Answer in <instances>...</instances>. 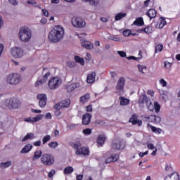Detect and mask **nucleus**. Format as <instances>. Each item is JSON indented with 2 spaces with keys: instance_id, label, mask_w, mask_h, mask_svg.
<instances>
[{
  "instance_id": "nucleus-1",
  "label": "nucleus",
  "mask_w": 180,
  "mask_h": 180,
  "mask_svg": "<svg viewBox=\"0 0 180 180\" xmlns=\"http://www.w3.org/2000/svg\"><path fill=\"white\" fill-rule=\"evenodd\" d=\"M64 37V28L60 25L55 26L49 34V41L58 43Z\"/></svg>"
},
{
  "instance_id": "nucleus-2",
  "label": "nucleus",
  "mask_w": 180,
  "mask_h": 180,
  "mask_svg": "<svg viewBox=\"0 0 180 180\" xmlns=\"http://www.w3.org/2000/svg\"><path fill=\"white\" fill-rule=\"evenodd\" d=\"M71 146L75 150L76 155H88L89 154V149L82 146L80 142L72 143Z\"/></svg>"
},
{
  "instance_id": "nucleus-3",
  "label": "nucleus",
  "mask_w": 180,
  "mask_h": 180,
  "mask_svg": "<svg viewBox=\"0 0 180 180\" xmlns=\"http://www.w3.org/2000/svg\"><path fill=\"white\" fill-rule=\"evenodd\" d=\"M18 37L21 41L26 43L32 39V31L29 28L22 27L19 31Z\"/></svg>"
},
{
  "instance_id": "nucleus-4",
  "label": "nucleus",
  "mask_w": 180,
  "mask_h": 180,
  "mask_svg": "<svg viewBox=\"0 0 180 180\" xmlns=\"http://www.w3.org/2000/svg\"><path fill=\"white\" fill-rule=\"evenodd\" d=\"M41 162L44 165H53V164L55 162L54 156L51 154L45 153L41 158Z\"/></svg>"
},
{
  "instance_id": "nucleus-5",
  "label": "nucleus",
  "mask_w": 180,
  "mask_h": 180,
  "mask_svg": "<svg viewBox=\"0 0 180 180\" xmlns=\"http://www.w3.org/2000/svg\"><path fill=\"white\" fill-rule=\"evenodd\" d=\"M4 103L8 109H18L20 106V101L17 98L6 99Z\"/></svg>"
},
{
  "instance_id": "nucleus-6",
  "label": "nucleus",
  "mask_w": 180,
  "mask_h": 180,
  "mask_svg": "<svg viewBox=\"0 0 180 180\" xmlns=\"http://www.w3.org/2000/svg\"><path fill=\"white\" fill-rule=\"evenodd\" d=\"M6 82L10 85H18L20 82V75L17 73L11 74L7 77Z\"/></svg>"
},
{
  "instance_id": "nucleus-7",
  "label": "nucleus",
  "mask_w": 180,
  "mask_h": 180,
  "mask_svg": "<svg viewBox=\"0 0 180 180\" xmlns=\"http://www.w3.org/2000/svg\"><path fill=\"white\" fill-rule=\"evenodd\" d=\"M111 148L117 151L123 150L124 148V143H123V141L120 138H115L112 140Z\"/></svg>"
},
{
  "instance_id": "nucleus-8",
  "label": "nucleus",
  "mask_w": 180,
  "mask_h": 180,
  "mask_svg": "<svg viewBox=\"0 0 180 180\" xmlns=\"http://www.w3.org/2000/svg\"><path fill=\"white\" fill-rule=\"evenodd\" d=\"M124 84H126V79L124 77H120L117 81L115 89L120 95L124 94Z\"/></svg>"
},
{
  "instance_id": "nucleus-9",
  "label": "nucleus",
  "mask_w": 180,
  "mask_h": 180,
  "mask_svg": "<svg viewBox=\"0 0 180 180\" xmlns=\"http://www.w3.org/2000/svg\"><path fill=\"white\" fill-rule=\"evenodd\" d=\"M60 85H61V80L60 77H51L48 84L50 89H57Z\"/></svg>"
},
{
  "instance_id": "nucleus-10",
  "label": "nucleus",
  "mask_w": 180,
  "mask_h": 180,
  "mask_svg": "<svg viewBox=\"0 0 180 180\" xmlns=\"http://www.w3.org/2000/svg\"><path fill=\"white\" fill-rule=\"evenodd\" d=\"M146 107L150 112H153L155 109V112L156 113H158L160 112V110L161 109V105H160V103L158 102L155 101L154 104L151 102V99L149 100V103H146Z\"/></svg>"
},
{
  "instance_id": "nucleus-11",
  "label": "nucleus",
  "mask_w": 180,
  "mask_h": 180,
  "mask_svg": "<svg viewBox=\"0 0 180 180\" xmlns=\"http://www.w3.org/2000/svg\"><path fill=\"white\" fill-rule=\"evenodd\" d=\"M11 53L15 58H22L23 57V50L19 47L11 48Z\"/></svg>"
},
{
  "instance_id": "nucleus-12",
  "label": "nucleus",
  "mask_w": 180,
  "mask_h": 180,
  "mask_svg": "<svg viewBox=\"0 0 180 180\" xmlns=\"http://www.w3.org/2000/svg\"><path fill=\"white\" fill-rule=\"evenodd\" d=\"M72 25L75 27H85V21L82 20L81 18H76L72 21Z\"/></svg>"
},
{
  "instance_id": "nucleus-13",
  "label": "nucleus",
  "mask_w": 180,
  "mask_h": 180,
  "mask_svg": "<svg viewBox=\"0 0 180 180\" xmlns=\"http://www.w3.org/2000/svg\"><path fill=\"white\" fill-rule=\"evenodd\" d=\"M144 103L147 105V103H150V98L147 97L146 95L143 94L139 96V99L138 101V104L140 108H144Z\"/></svg>"
},
{
  "instance_id": "nucleus-14",
  "label": "nucleus",
  "mask_w": 180,
  "mask_h": 180,
  "mask_svg": "<svg viewBox=\"0 0 180 180\" xmlns=\"http://www.w3.org/2000/svg\"><path fill=\"white\" fill-rule=\"evenodd\" d=\"M37 98L39 101V105L40 108H44L47 103V96L46 94H38Z\"/></svg>"
},
{
  "instance_id": "nucleus-15",
  "label": "nucleus",
  "mask_w": 180,
  "mask_h": 180,
  "mask_svg": "<svg viewBox=\"0 0 180 180\" xmlns=\"http://www.w3.org/2000/svg\"><path fill=\"white\" fill-rule=\"evenodd\" d=\"M49 77H50V72L45 73L42 79L37 80L35 83V86H40V85H43V84L46 83V81L49 79Z\"/></svg>"
},
{
  "instance_id": "nucleus-16",
  "label": "nucleus",
  "mask_w": 180,
  "mask_h": 180,
  "mask_svg": "<svg viewBox=\"0 0 180 180\" xmlns=\"http://www.w3.org/2000/svg\"><path fill=\"white\" fill-rule=\"evenodd\" d=\"M145 119L148 120V122H152L153 123H160V122H161V117L157 115L146 116Z\"/></svg>"
},
{
  "instance_id": "nucleus-17",
  "label": "nucleus",
  "mask_w": 180,
  "mask_h": 180,
  "mask_svg": "<svg viewBox=\"0 0 180 180\" xmlns=\"http://www.w3.org/2000/svg\"><path fill=\"white\" fill-rule=\"evenodd\" d=\"M91 119H92V115L89 113H86L83 115L82 124L85 126H88L91 123Z\"/></svg>"
},
{
  "instance_id": "nucleus-18",
  "label": "nucleus",
  "mask_w": 180,
  "mask_h": 180,
  "mask_svg": "<svg viewBox=\"0 0 180 180\" xmlns=\"http://www.w3.org/2000/svg\"><path fill=\"white\" fill-rule=\"evenodd\" d=\"M81 44L82 47H84V49L87 50H92V49H94V44L89 41L82 40Z\"/></svg>"
},
{
  "instance_id": "nucleus-19",
  "label": "nucleus",
  "mask_w": 180,
  "mask_h": 180,
  "mask_svg": "<svg viewBox=\"0 0 180 180\" xmlns=\"http://www.w3.org/2000/svg\"><path fill=\"white\" fill-rule=\"evenodd\" d=\"M119 160V155L116 154L105 160V164H110V162H116Z\"/></svg>"
},
{
  "instance_id": "nucleus-20",
  "label": "nucleus",
  "mask_w": 180,
  "mask_h": 180,
  "mask_svg": "<svg viewBox=\"0 0 180 180\" xmlns=\"http://www.w3.org/2000/svg\"><path fill=\"white\" fill-rule=\"evenodd\" d=\"M129 122L130 123H132V124H138V126H141V124H143V121L137 120L135 115L131 116V117L129 119Z\"/></svg>"
},
{
  "instance_id": "nucleus-21",
  "label": "nucleus",
  "mask_w": 180,
  "mask_h": 180,
  "mask_svg": "<svg viewBox=\"0 0 180 180\" xmlns=\"http://www.w3.org/2000/svg\"><path fill=\"white\" fill-rule=\"evenodd\" d=\"M33 148V145L28 143L20 151L21 154H26L30 153V150Z\"/></svg>"
},
{
  "instance_id": "nucleus-22",
  "label": "nucleus",
  "mask_w": 180,
  "mask_h": 180,
  "mask_svg": "<svg viewBox=\"0 0 180 180\" xmlns=\"http://www.w3.org/2000/svg\"><path fill=\"white\" fill-rule=\"evenodd\" d=\"M146 15L147 16H148V18H150V19H154V18H155L157 16V11H155V9H149L147 12H146Z\"/></svg>"
},
{
  "instance_id": "nucleus-23",
  "label": "nucleus",
  "mask_w": 180,
  "mask_h": 180,
  "mask_svg": "<svg viewBox=\"0 0 180 180\" xmlns=\"http://www.w3.org/2000/svg\"><path fill=\"white\" fill-rule=\"evenodd\" d=\"M95 77H96V72L89 74L86 79L88 84H94V82H95Z\"/></svg>"
},
{
  "instance_id": "nucleus-24",
  "label": "nucleus",
  "mask_w": 180,
  "mask_h": 180,
  "mask_svg": "<svg viewBox=\"0 0 180 180\" xmlns=\"http://www.w3.org/2000/svg\"><path fill=\"white\" fill-rule=\"evenodd\" d=\"M78 86H79L78 83H73L68 85L66 86V89L68 92H72V91H74V89H76V88H78Z\"/></svg>"
},
{
  "instance_id": "nucleus-25",
  "label": "nucleus",
  "mask_w": 180,
  "mask_h": 180,
  "mask_svg": "<svg viewBox=\"0 0 180 180\" xmlns=\"http://www.w3.org/2000/svg\"><path fill=\"white\" fill-rule=\"evenodd\" d=\"M90 98L91 95H89V94H86L80 97L79 102H81L82 103H86V102H88Z\"/></svg>"
},
{
  "instance_id": "nucleus-26",
  "label": "nucleus",
  "mask_w": 180,
  "mask_h": 180,
  "mask_svg": "<svg viewBox=\"0 0 180 180\" xmlns=\"http://www.w3.org/2000/svg\"><path fill=\"white\" fill-rule=\"evenodd\" d=\"M27 3L28 4V5L33 6V8H38L39 9H41V6H40V4H39L34 0H29L27 1Z\"/></svg>"
},
{
  "instance_id": "nucleus-27",
  "label": "nucleus",
  "mask_w": 180,
  "mask_h": 180,
  "mask_svg": "<svg viewBox=\"0 0 180 180\" xmlns=\"http://www.w3.org/2000/svg\"><path fill=\"white\" fill-rule=\"evenodd\" d=\"M120 105L122 106H126L130 103V100L124 97H120Z\"/></svg>"
},
{
  "instance_id": "nucleus-28",
  "label": "nucleus",
  "mask_w": 180,
  "mask_h": 180,
  "mask_svg": "<svg viewBox=\"0 0 180 180\" xmlns=\"http://www.w3.org/2000/svg\"><path fill=\"white\" fill-rule=\"evenodd\" d=\"M105 139V135H99L97 139L98 144H99V146H103Z\"/></svg>"
},
{
  "instance_id": "nucleus-29",
  "label": "nucleus",
  "mask_w": 180,
  "mask_h": 180,
  "mask_svg": "<svg viewBox=\"0 0 180 180\" xmlns=\"http://www.w3.org/2000/svg\"><path fill=\"white\" fill-rule=\"evenodd\" d=\"M60 102L62 108H68L70 105H71V101L68 98H66Z\"/></svg>"
},
{
  "instance_id": "nucleus-30",
  "label": "nucleus",
  "mask_w": 180,
  "mask_h": 180,
  "mask_svg": "<svg viewBox=\"0 0 180 180\" xmlns=\"http://www.w3.org/2000/svg\"><path fill=\"white\" fill-rule=\"evenodd\" d=\"M148 127H150V129L153 133H157L158 134H161V131H162V129H161L160 128H157L155 127L150 125V124H148Z\"/></svg>"
},
{
  "instance_id": "nucleus-31",
  "label": "nucleus",
  "mask_w": 180,
  "mask_h": 180,
  "mask_svg": "<svg viewBox=\"0 0 180 180\" xmlns=\"http://www.w3.org/2000/svg\"><path fill=\"white\" fill-rule=\"evenodd\" d=\"M133 25H135V26H143L144 25V20H143V18H137L134 22Z\"/></svg>"
},
{
  "instance_id": "nucleus-32",
  "label": "nucleus",
  "mask_w": 180,
  "mask_h": 180,
  "mask_svg": "<svg viewBox=\"0 0 180 180\" xmlns=\"http://www.w3.org/2000/svg\"><path fill=\"white\" fill-rule=\"evenodd\" d=\"M72 172H74V168L71 166L65 167L63 171V174H65V175L72 174Z\"/></svg>"
},
{
  "instance_id": "nucleus-33",
  "label": "nucleus",
  "mask_w": 180,
  "mask_h": 180,
  "mask_svg": "<svg viewBox=\"0 0 180 180\" xmlns=\"http://www.w3.org/2000/svg\"><path fill=\"white\" fill-rule=\"evenodd\" d=\"M34 134L33 133L27 134L24 138L22 139V141H26V140H33L35 139Z\"/></svg>"
},
{
  "instance_id": "nucleus-34",
  "label": "nucleus",
  "mask_w": 180,
  "mask_h": 180,
  "mask_svg": "<svg viewBox=\"0 0 180 180\" xmlns=\"http://www.w3.org/2000/svg\"><path fill=\"white\" fill-rule=\"evenodd\" d=\"M12 165V162L11 161H8V162H4L0 163V167L1 168H9Z\"/></svg>"
},
{
  "instance_id": "nucleus-35",
  "label": "nucleus",
  "mask_w": 180,
  "mask_h": 180,
  "mask_svg": "<svg viewBox=\"0 0 180 180\" xmlns=\"http://www.w3.org/2000/svg\"><path fill=\"white\" fill-rule=\"evenodd\" d=\"M165 180H179V174L177 173H174L172 177H166Z\"/></svg>"
},
{
  "instance_id": "nucleus-36",
  "label": "nucleus",
  "mask_w": 180,
  "mask_h": 180,
  "mask_svg": "<svg viewBox=\"0 0 180 180\" xmlns=\"http://www.w3.org/2000/svg\"><path fill=\"white\" fill-rule=\"evenodd\" d=\"M41 154H43L41 150H37L34 154L33 161H34V160H39L40 157H41Z\"/></svg>"
},
{
  "instance_id": "nucleus-37",
  "label": "nucleus",
  "mask_w": 180,
  "mask_h": 180,
  "mask_svg": "<svg viewBox=\"0 0 180 180\" xmlns=\"http://www.w3.org/2000/svg\"><path fill=\"white\" fill-rule=\"evenodd\" d=\"M126 15H127L126 13H119L115 15V20H120L121 19H123V18H124Z\"/></svg>"
},
{
  "instance_id": "nucleus-38",
  "label": "nucleus",
  "mask_w": 180,
  "mask_h": 180,
  "mask_svg": "<svg viewBox=\"0 0 180 180\" xmlns=\"http://www.w3.org/2000/svg\"><path fill=\"white\" fill-rule=\"evenodd\" d=\"M165 25H167V21H165V18L161 17L160 23L159 25L160 29H162V27H164Z\"/></svg>"
},
{
  "instance_id": "nucleus-39",
  "label": "nucleus",
  "mask_w": 180,
  "mask_h": 180,
  "mask_svg": "<svg viewBox=\"0 0 180 180\" xmlns=\"http://www.w3.org/2000/svg\"><path fill=\"white\" fill-rule=\"evenodd\" d=\"M87 2H89L91 6H96L99 5L100 0H88Z\"/></svg>"
},
{
  "instance_id": "nucleus-40",
  "label": "nucleus",
  "mask_w": 180,
  "mask_h": 180,
  "mask_svg": "<svg viewBox=\"0 0 180 180\" xmlns=\"http://www.w3.org/2000/svg\"><path fill=\"white\" fill-rule=\"evenodd\" d=\"M75 61H77V63H79V64H81V65H84V60L81 57L76 56H75Z\"/></svg>"
},
{
  "instance_id": "nucleus-41",
  "label": "nucleus",
  "mask_w": 180,
  "mask_h": 180,
  "mask_svg": "<svg viewBox=\"0 0 180 180\" xmlns=\"http://www.w3.org/2000/svg\"><path fill=\"white\" fill-rule=\"evenodd\" d=\"M164 49V46L162 44H158L155 48V53L157 54L158 51H161Z\"/></svg>"
},
{
  "instance_id": "nucleus-42",
  "label": "nucleus",
  "mask_w": 180,
  "mask_h": 180,
  "mask_svg": "<svg viewBox=\"0 0 180 180\" xmlns=\"http://www.w3.org/2000/svg\"><path fill=\"white\" fill-rule=\"evenodd\" d=\"M51 140V136L50 135H46L44 136L42 139L43 144H46L48 141H50Z\"/></svg>"
},
{
  "instance_id": "nucleus-43",
  "label": "nucleus",
  "mask_w": 180,
  "mask_h": 180,
  "mask_svg": "<svg viewBox=\"0 0 180 180\" xmlns=\"http://www.w3.org/2000/svg\"><path fill=\"white\" fill-rule=\"evenodd\" d=\"M49 146L50 147V148H57V147H58V143L56 141L51 142L49 143Z\"/></svg>"
},
{
  "instance_id": "nucleus-44",
  "label": "nucleus",
  "mask_w": 180,
  "mask_h": 180,
  "mask_svg": "<svg viewBox=\"0 0 180 180\" xmlns=\"http://www.w3.org/2000/svg\"><path fill=\"white\" fill-rule=\"evenodd\" d=\"M139 32H144V33L150 34V33H151V29L150 28V27H146L144 29L140 30Z\"/></svg>"
},
{
  "instance_id": "nucleus-45",
  "label": "nucleus",
  "mask_w": 180,
  "mask_h": 180,
  "mask_svg": "<svg viewBox=\"0 0 180 180\" xmlns=\"http://www.w3.org/2000/svg\"><path fill=\"white\" fill-rule=\"evenodd\" d=\"M24 120H25V122H27V123H36L34 117H30L28 118H25Z\"/></svg>"
},
{
  "instance_id": "nucleus-46",
  "label": "nucleus",
  "mask_w": 180,
  "mask_h": 180,
  "mask_svg": "<svg viewBox=\"0 0 180 180\" xmlns=\"http://www.w3.org/2000/svg\"><path fill=\"white\" fill-rule=\"evenodd\" d=\"M138 68H139L140 72H142V74H145L144 70H146L147 66L138 65Z\"/></svg>"
},
{
  "instance_id": "nucleus-47",
  "label": "nucleus",
  "mask_w": 180,
  "mask_h": 180,
  "mask_svg": "<svg viewBox=\"0 0 180 180\" xmlns=\"http://www.w3.org/2000/svg\"><path fill=\"white\" fill-rule=\"evenodd\" d=\"M172 63L168 62V61H165V65H164V67H165V68H166L167 70H169V68L170 67H172Z\"/></svg>"
},
{
  "instance_id": "nucleus-48",
  "label": "nucleus",
  "mask_w": 180,
  "mask_h": 180,
  "mask_svg": "<svg viewBox=\"0 0 180 180\" xmlns=\"http://www.w3.org/2000/svg\"><path fill=\"white\" fill-rule=\"evenodd\" d=\"M96 124H99L100 126H105L106 124V122L102 120H97L96 121Z\"/></svg>"
},
{
  "instance_id": "nucleus-49",
  "label": "nucleus",
  "mask_w": 180,
  "mask_h": 180,
  "mask_svg": "<svg viewBox=\"0 0 180 180\" xmlns=\"http://www.w3.org/2000/svg\"><path fill=\"white\" fill-rule=\"evenodd\" d=\"M54 175H56V170L54 169H51L48 174L49 178H53Z\"/></svg>"
},
{
  "instance_id": "nucleus-50",
  "label": "nucleus",
  "mask_w": 180,
  "mask_h": 180,
  "mask_svg": "<svg viewBox=\"0 0 180 180\" xmlns=\"http://www.w3.org/2000/svg\"><path fill=\"white\" fill-rule=\"evenodd\" d=\"M131 33V31L130 30H126L123 32V34L124 36H125V37H129Z\"/></svg>"
},
{
  "instance_id": "nucleus-51",
  "label": "nucleus",
  "mask_w": 180,
  "mask_h": 180,
  "mask_svg": "<svg viewBox=\"0 0 180 180\" xmlns=\"http://www.w3.org/2000/svg\"><path fill=\"white\" fill-rule=\"evenodd\" d=\"M62 108L63 107L61 105V101L54 105V109H56V110H60V109H62Z\"/></svg>"
},
{
  "instance_id": "nucleus-52",
  "label": "nucleus",
  "mask_w": 180,
  "mask_h": 180,
  "mask_svg": "<svg viewBox=\"0 0 180 180\" xmlns=\"http://www.w3.org/2000/svg\"><path fill=\"white\" fill-rule=\"evenodd\" d=\"M42 118H43V115L41 114H39L34 117L35 122H39V120H41Z\"/></svg>"
},
{
  "instance_id": "nucleus-53",
  "label": "nucleus",
  "mask_w": 180,
  "mask_h": 180,
  "mask_svg": "<svg viewBox=\"0 0 180 180\" xmlns=\"http://www.w3.org/2000/svg\"><path fill=\"white\" fill-rule=\"evenodd\" d=\"M127 58L128 60H135L136 61H140V60H141V58H137V57H134V56H129V57H127Z\"/></svg>"
},
{
  "instance_id": "nucleus-54",
  "label": "nucleus",
  "mask_w": 180,
  "mask_h": 180,
  "mask_svg": "<svg viewBox=\"0 0 180 180\" xmlns=\"http://www.w3.org/2000/svg\"><path fill=\"white\" fill-rule=\"evenodd\" d=\"M83 133L84 134H86V135L91 134V133H92V130H91V129L89 128H87L83 130Z\"/></svg>"
},
{
  "instance_id": "nucleus-55",
  "label": "nucleus",
  "mask_w": 180,
  "mask_h": 180,
  "mask_svg": "<svg viewBox=\"0 0 180 180\" xmlns=\"http://www.w3.org/2000/svg\"><path fill=\"white\" fill-rule=\"evenodd\" d=\"M117 54H119V56H120V57H126V56H127L126 52H124L123 51H118Z\"/></svg>"
},
{
  "instance_id": "nucleus-56",
  "label": "nucleus",
  "mask_w": 180,
  "mask_h": 180,
  "mask_svg": "<svg viewBox=\"0 0 180 180\" xmlns=\"http://www.w3.org/2000/svg\"><path fill=\"white\" fill-rule=\"evenodd\" d=\"M160 84L162 85V86H167V81H165L164 79H161L160 80Z\"/></svg>"
},
{
  "instance_id": "nucleus-57",
  "label": "nucleus",
  "mask_w": 180,
  "mask_h": 180,
  "mask_svg": "<svg viewBox=\"0 0 180 180\" xmlns=\"http://www.w3.org/2000/svg\"><path fill=\"white\" fill-rule=\"evenodd\" d=\"M33 146H34L35 147H40V146H41V141H37L36 142H34Z\"/></svg>"
},
{
  "instance_id": "nucleus-58",
  "label": "nucleus",
  "mask_w": 180,
  "mask_h": 180,
  "mask_svg": "<svg viewBox=\"0 0 180 180\" xmlns=\"http://www.w3.org/2000/svg\"><path fill=\"white\" fill-rule=\"evenodd\" d=\"M67 65L68 67H70V68L75 67V63L74 62H68Z\"/></svg>"
},
{
  "instance_id": "nucleus-59",
  "label": "nucleus",
  "mask_w": 180,
  "mask_h": 180,
  "mask_svg": "<svg viewBox=\"0 0 180 180\" xmlns=\"http://www.w3.org/2000/svg\"><path fill=\"white\" fill-rule=\"evenodd\" d=\"M148 148H149L150 150H154L156 148L154 146V144H153V143H148Z\"/></svg>"
},
{
  "instance_id": "nucleus-60",
  "label": "nucleus",
  "mask_w": 180,
  "mask_h": 180,
  "mask_svg": "<svg viewBox=\"0 0 180 180\" xmlns=\"http://www.w3.org/2000/svg\"><path fill=\"white\" fill-rule=\"evenodd\" d=\"M4 27V18L0 15V29Z\"/></svg>"
},
{
  "instance_id": "nucleus-61",
  "label": "nucleus",
  "mask_w": 180,
  "mask_h": 180,
  "mask_svg": "<svg viewBox=\"0 0 180 180\" xmlns=\"http://www.w3.org/2000/svg\"><path fill=\"white\" fill-rule=\"evenodd\" d=\"M42 13L44 16L49 17V11H47L46 9H42Z\"/></svg>"
},
{
  "instance_id": "nucleus-62",
  "label": "nucleus",
  "mask_w": 180,
  "mask_h": 180,
  "mask_svg": "<svg viewBox=\"0 0 180 180\" xmlns=\"http://www.w3.org/2000/svg\"><path fill=\"white\" fill-rule=\"evenodd\" d=\"M41 23H42V25H46V23H47V18H42L40 20Z\"/></svg>"
},
{
  "instance_id": "nucleus-63",
  "label": "nucleus",
  "mask_w": 180,
  "mask_h": 180,
  "mask_svg": "<svg viewBox=\"0 0 180 180\" xmlns=\"http://www.w3.org/2000/svg\"><path fill=\"white\" fill-rule=\"evenodd\" d=\"M84 178V175L82 174H79L76 176V180H82V179Z\"/></svg>"
},
{
  "instance_id": "nucleus-64",
  "label": "nucleus",
  "mask_w": 180,
  "mask_h": 180,
  "mask_svg": "<svg viewBox=\"0 0 180 180\" xmlns=\"http://www.w3.org/2000/svg\"><path fill=\"white\" fill-rule=\"evenodd\" d=\"M10 4H11V5H17L18 4V1L16 0H8Z\"/></svg>"
}]
</instances>
